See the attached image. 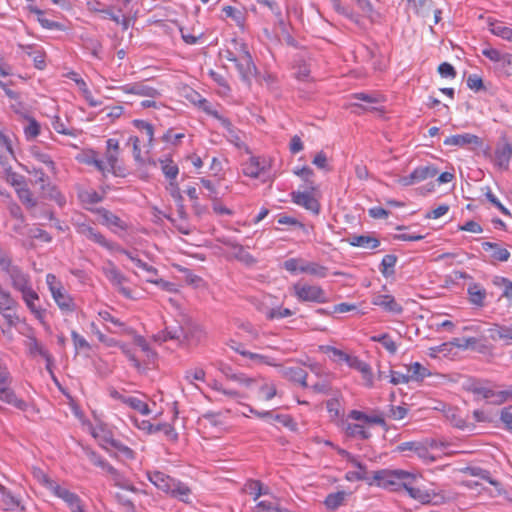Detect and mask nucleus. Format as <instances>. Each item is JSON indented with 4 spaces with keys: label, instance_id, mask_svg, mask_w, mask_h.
<instances>
[{
    "label": "nucleus",
    "instance_id": "f257e3e1",
    "mask_svg": "<svg viewBox=\"0 0 512 512\" xmlns=\"http://www.w3.org/2000/svg\"><path fill=\"white\" fill-rule=\"evenodd\" d=\"M20 166L26 173L33 176L32 184L39 186V190L43 197L54 200L59 206H63L66 203L65 197L50 181L49 176L43 171V169L32 163H28L26 165L20 164Z\"/></svg>",
    "mask_w": 512,
    "mask_h": 512
},
{
    "label": "nucleus",
    "instance_id": "f03ea898",
    "mask_svg": "<svg viewBox=\"0 0 512 512\" xmlns=\"http://www.w3.org/2000/svg\"><path fill=\"white\" fill-rule=\"evenodd\" d=\"M374 482H370L373 484ZM377 486L384 489L394 491L402 487L408 495L421 502L422 504H434L437 505L441 502V497L432 489H421L416 487L414 482H375Z\"/></svg>",
    "mask_w": 512,
    "mask_h": 512
},
{
    "label": "nucleus",
    "instance_id": "7ed1b4c3",
    "mask_svg": "<svg viewBox=\"0 0 512 512\" xmlns=\"http://www.w3.org/2000/svg\"><path fill=\"white\" fill-rule=\"evenodd\" d=\"M12 376L8 368L0 362V401L9 404L19 410H26L27 403L17 397L11 387Z\"/></svg>",
    "mask_w": 512,
    "mask_h": 512
},
{
    "label": "nucleus",
    "instance_id": "20e7f679",
    "mask_svg": "<svg viewBox=\"0 0 512 512\" xmlns=\"http://www.w3.org/2000/svg\"><path fill=\"white\" fill-rule=\"evenodd\" d=\"M294 294L300 302L327 303L326 292L317 285L297 283L293 286Z\"/></svg>",
    "mask_w": 512,
    "mask_h": 512
},
{
    "label": "nucleus",
    "instance_id": "39448f33",
    "mask_svg": "<svg viewBox=\"0 0 512 512\" xmlns=\"http://www.w3.org/2000/svg\"><path fill=\"white\" fill-rule=\"evenodd\" d=\"M102 272L120 294L127 299L133 298L132 291L124 286L128 281L127 277L120 272L112 261H107V263L102 267Z\"/></svg>",
    "mask_w": 512,
    "mask_h": 512
},
{
    "label": "nucleus",
    "instance_id": "423d86ee",
    "mask_svg": "<svg viewBox=\"0 0 512 512\" xmlns=\"http://www.w3.org/2000/svg\"><path fill=\"white\" fill-rule=\"evenodd\" d=\"M2 271L8 276L10 285L14 290L22 293L32 287L30 275L13 262Z\"/></svg>",
    "mask_w": 512,
    "mask_h": 512
},
{
    "label": "nucleus",
    "instance_id": "0eeeda50",
    "mask_svg": "<svg viewBox=\"0 0 512 512\" xmlns=\"http://www.w3.org/2000/svg\"><path fill=\"white\" fill-rule=\"evenodd\" d=\"M119 141L114 138H109L106 141L105 164L108 167V172L115 176H125V169L118 165L119 157Z\"/></svg>",
    "mask_w": 512,
    "mask_h": 512
},
{
    "label": "nucleus",
    "instance_id": "6e6552de",
    "mask_svg": "<svg viewBox=\"0 0 512 512\" xmlns=\"http://www.w3.org/2000/svg\"><path fill=\"white\" fill-rule=\"evenodd\" d=\"M468 391L476 395H481L485 399L494 398L493 404L500 405L506 402L512 397V390L494 391L486 386H483L480 382H473L468 386Z\"/></svg>",
    "mask_w": 512,
    "mask_h": 512
},
{
    "label": "nucleus",
    "instance_id": "1a4fd4ad",
    "mask_svg": "<svg viewBox=\"0 0 512 512\" xmlns=\"http://www.w3.org/2000/svg\"><path fill=\"white\" fill-rule=\"evenodd\" d=\"M76 231L80 235L84 236L88 240L100 245L101 247L113 251L116 249V243L109 241L106 237L97 229L86 223H79L76 226Z\"/></svg>",
    "mask_w": 512,
    "mask_h": 512
},
{
    "label": "nucleus",
    "instance_id": "9d476101",
    "mask_svg": "<svg viewBox=\"0 0 512 512\" xmlns=\"http://www.w3.org/2000/svg\"><path fill=\"white\" fill-rule=\"evenodd\" d=\"M11 160H16L12 139L0 128V166L4 172H10Z\"/></svg>",
    "mask_w": 512,
    "mask_h": 512
},
{
    "label": "nucleus",
    "instance_id": "9b49d317",
    "mask_svg": "<svg viewBox=\"0 0 512 512\" xmlns=\"http://www.w3.org/2000/svg\"><path fill=\"white\" fill-rule=\"evenodd\" d=\"M312 192L313 191L306 189H304V191H293L291 192V200L296 205L305 208L315 215H318L320 212V203L312 195Z\"/></svg>",
    "mask_w": 512,
    "mask_h": 512
},
{
    "label": "nucleus",
    "instance_id": "f8f14e48",
    "mask_svg": "<svg viewBox=\"0 0 512 512\" xmlns=\"http://www.w3.org/2000/svg\"><path fill=\"white\" fill-rule=\"evenodd\" d=\"M159 490L171 494L183 502H188L190 488L184 482H152Z\"/></svg>",
    "mask_w": 512,
    "mask_h": 512
},
{
    "label": "nucleus",
    "instance_id": "ddd939ff",
    "mask_svg": "<svg viewBox=\"0 0 512 512\" xmlns=\"http://www.w3.org/2000/svg\"><path fill=\"white\" fill-rule=\"evenodd\" d=\"M417 474L402 469H382L375 471L372 480H416Z\"/></svg>",
    "mask_w": 512,
    "mask_h": 512
},
{
    "label": "nucleus",
    "instance_id": "4468645a",
    "mask_svg": "<svg viewBox=\"0 0 512 512\" xmlns=\"http://www.w3.org/2000/svg\"><path fill=\"white\" fill-rule=\"evenodd\" d=\"M235 66L239 72L241 79L247 83L251 81V78L255 75L257 70L255 64L253 63L252 57L248 51H245L239 57V59L236 61Z\"/></svg>",
    "mask_w": 512,
    "mask_h": 512
},
{
    "label": "nucleus",
    "instance_id": "2eb2a0df",
    "mask_svg": "<svg viewBox=\"0 0 512 512\" xmlns=\"http://www.w3.org/2000/svg\"><path fill=\"white\" fill-rule=\"evenodd\" d=\"M28 153L36 162L45 165L48 172L54 175L57 173L56 163L46 149L38 145H32L28 149Z\"/></svg>",
    "mask_w": 512,
    "mask_h": 512
},
{
    "label": "nucleus",
    "instance_id": "dca6fc26",
    "mask_svg": "<svg viewBox=\"0 0 512 512\" xmlns=\"http://www.w3.org/2000/svg\"><path fill=\"white\" fill-rule=\"evenodd\" d=\"M119 89L126 94L146 96L152 99L160 96V92L156 88L147 85L145 82L126 84L121 86Z\"/></svg>",
    "mask_w": 512,
    "mask_h": 512
},
{
    "label": "nucleus",
    "instance_id": "f3484780",
    "mask_svg": "<svg viewBox=\"0 0 512 512\" xmlns=\"http://www.w3.org/2000/svg\"><path fill=\"white\" fill-rule=\"evenodd\" d=\"M52 297L56 302L57 306L63 313H72L76 310L77 306L71 295L59 285L57 290H52Z\"/></svg>",
    "mask_w": 512,
    "mask_h": 512
},
{
    "label": "nucleus",
    "instance_id": "a211bd4d",
    "mask_svg": "<svg viewBox=\"0 0 512 512\" xmlns=\"http://www.w3.org/2000/svg\"><path fill=\"white\" fill-rule=\"evenodd\" d=\"M94 212L101 217V223L113 231L114 228L122 231H127L129 228L125 221L104 207L97 208Z\"/></svg>",
    "mask_w": 512,
    "mask_h": 512
},
{
    "label": "nucleus",
    "instance_id": "6ab92c4d",
    "mask_svg": "<svg viewBox=\"0 0 512 512\" xmlns=\"http://www.w3.org/2000/svg\"><path fill=\"white\" fill-rule=\"evenodd\" d=\"M27 348L31 356H41L46 361V369L52 373V366L54 359L52 355L44 348V346L34 337L29 336L27 341Z\"/></svg>",
    "mask_w": 512,
    "mask_h": 512
},
{
    "label": "nucleus",
    "instance_id": "aec40b11",
    "mask_svg": "<svg viewBox=\"0 0 512 512\" xmlns=\"http://www.w3.org/2000/svg\"><path fill=\"white\" fill-rule=\"evenodd\" d=\"M21 296H22V300L26 304L29 311L38 320L42 321L44 314H45V310L38 307L35 303L36 301H39V295L37 294V292L31 287V288L25 290V292H22Z\"/></svg>",
    "mask_w": 512,
    "mask_h": 512
},
{
    "label": "nucleus",
    "instance_id": "412c9836",
    "mask_svg": "<svg viewBox=\"0 0 512 512\" xmlns=\"http://www.w3.org/2000/svg\"><path fill=\"white\" fill-rule=\"evenodd\" d=\"M446 146H459L464 147L468 145H481V140L478 136L470 133L457 134L447 137L444 140Z\"/></svg>",
    "mask_w": 512,
    "mask_h": 512
},
{
    "label": "nucleus",
    "instance_id": "4be33fe9",
    "mask_svg": "<svg viewBox=\"0 0 512 512\" xmlns=\"http://www.w3.org/2000/svg\"><path fill=\"white\" fill-rule=\"evenodd\" d=\"M339 453L346 457L347 460L352 464V466L356 469L355 471L353 472H348L346 474V480H351V477L350 475H353L356 480H359V481H362V480H369V476H368V473H367V470H366V467L360 462L358 461L355 457H353L352 455H350L347 451L345 450H339Z\"/></svg>",
    "mask_w": 512,
    "mask_h": 512
},
{
    "label": "nucleus",
    "instance_id": "5701e85b",
    "mask_svg": "<svg viewBox=\"0 0 512 512\" xmlns=\"http://www.w3.org/2000/svg\"><path fill=\"white\" fill-rule=\"evenodd\" d=\"M347 241L351 246L361 247L365 249H376L380 246V240L370 234L365 235H352Z\"/></svg>",
    "mask_w": 512,
    "mask_h": 512
},
{
    "label": "nucleus",
    "instance_id": "b1692460",
    "mask_svg": "<svg viewBox=\"0 0 512 512\" xmlns=\"http://www.w3.org/2000/svg\"><path fill=\"white\" fill-rule=\"evenodd\" d=\"M512 157V145L508 142L497 146L495 150V164L500 169H508L509 162Z\"/></svg>",
    "mask_w": 512,
    "mask_h": 512
},
{
    "label": "nucleus",
    "instance_id": "393cba45",
    "mask_svg": "<svg viewBox=\"0 0 512 512\" xmlns=\"http://www.w3.org/2000/svg\"><path fill=\"white\" fill-rule=\"evenodd\" d=\"M469 301L477 307H483L487 297L486 289L479 283H470L467 288Z\"/></svg>",
    "mask_w": 512,
    "mask_h": 512
},
{
    "label": "nucleus",
    "instance_id": "a878e982",
    "mask_svg": "<svg viewBox=\"0 0 512 512\" xmlns=\"http://www.w3.org/2000/svg\"><path fill=\"white\" fill-rule=\"evenodd\" d=\"M352 492L348 491H337L335 493H330L327 495L324 504L328 510L335 511L339 507L345 504L347 499L350 497Z\"/></svg>",
    "mask_w": 512,
    "mask_h": 512
},
{
    "label": "nucleus",
    "instance_id": "bb28decb",
    "mask_svg": "<svg viewBox=\"0 0 512 512\" xmlns=\"http://www.w3.org/2000/svg\"><path fill=\"white\" fill-rule=\"evenodd\" d=\"M283 376L289 381L299 383L302 387L308 388L307 372L301 367H286L283 369Z\"/></svg>",
    "mask_w": 512,
    "mask_h": 512
},
{
    "label": "nucleus",
    "instance_id": "cd10ccee",
    "mask_svg": "<svg viewBox=\"0 0 512 512\" xmlns=\"http://www.w3.org/2000/svg\"><path fill=\"white\" fill-rule=\"evenodd\" d=\"M482 249L485 252L491 251V258L495 261L506 262L510 258V252L506 248H502L498 243L483 242Z\"/></svg>",
    "mask_w": 512,
    "mask_h": 512
},
{
    "label": "nucleus",
    "instance_id": "c85d7f7f",
    "mask_svg": "<svg viewBox=\"0 0 512 512\" xmlns=\"http://www.w3.org/2000/svg\"><path fill=\"white\" fill-rule=\"evenodd\" d=\"M374 304L394 314H401L403 312V307L391 295H378L374 300Z\"/></svg>",
    "mask_w": 512,
    "mask_h": 512
},
{
    "label": "nucleus",
    "instance_id": "c756f323",
    "mask_svg": "<svg viewBox=\"0 0 512 512\" xmlns=\"http://www.w3.org/2000/svg\"><path fill=\"white\" fill-rule=\"evenodd\" d=\"M265 166L260 163L258 157L252 156L247 162L242 165V170L245 176L250 178H258L261 172H263Z\"/></svg>",
    "mask_w": 512,
    "mask_h": 512
},
{
    "label": "nucleus",
    "instance_id": "7c9ffc66",
    "mask_svg": "<svg viewBox=\"0 0 512 512\" xmlns=\"http://www.w3.org/2000/svg\"><path fill=\"white\" fill-rule=\"evenodd\" d=\"M300 272L318 278H325L328 274V268L317 262H309L304 260V262L301 264Z\"/></svg>",
    "mask_w": 512,
    "mask_h": 512
},
{
    "label": "nucleus",
    "instance_id": "2f4dec72",
    "mask_svg": "<svg viewBox=\"0 0 512 512\" xmlns=\"http://www.w3.org/2000/svg\"><path fill=\"white\" fill-rule=\"evenodd\" d=\"M93 436L105 450L110 451L111 442L115 440L111 430L101 425L94 430Z\"/></svg>",
    "mask_w": 512,
    "mask_h": 512
},
{
    "label": "nucleus",
    "instance_id": "473e14b6",
    "mask_svg": "<svg viewBox=\"0 0 512 512\" xmlns=\"http://www.w3.org/2000/svg\"><path fill=\"white\" fill-rule=\"evenodd\" d=\"M110 451L109 453H114L116 457L131 460L135 458V452L123 444L120 440L115 439L113 442H111Z\"/></svg>",
    "mask_w": 512,
    "mask_h": 512
},
{
    "label": "nucleus",
    "instance_id": "72a5a7b5",
    "mask_svg": "<svg viewBox=\"0 0 512 512\" xmlns=\"http://www.w3.org/2000/svg\"><path fill=\"white\" fill-rule=\"evenodd\" d=\"M0 494H1V501L4 506L5 510H15L20 505V499L18 496L14 495L12 492L7 490L1 483H0Z\"/></svg>",
    "mask_w": 512,
    "mask_h": 512
},
{
    "label": "nucleus",
    "instance_id": "f704fd0d",
    "mask_svg": "<svg viewBox=\"0 0 512 512\" xmlns=\"http://www.w3.org/2000/svg\"><path fill=\"white\" fill-rule=\"evenodd\" d=\"M45 483L49 486L50 489L54 491L55 495L63 499L68 504V506L70 505V503L76 501V499L78 498V495L70 492L66 488L61 487L60 485H58V482Z\"/></svg>",
    "mask_w": 512,
    "mask_h": 512
},
{
    "label": "nucleus",
    "instance_id": "c9c22d12",
    "mask_svg": "<svg viewBox=\"0 0 512 512\" xmlns=\"http://www.w3.org/2000/svg\"><path fill=\"white\" fill-rule=\"evenodd\" d=\"M397 256L394 254H387L383 257L379 270L384 277H390L395 273V265L397 263Z\"/></svg>",
    "mask_w": 512,
    "mask_h": 512
},
{
    "label": "nucleus",
    "instance_id": "e433bc0d",
    "mask_svg": "<svg viewBox=\"0 0 512 512\" xmlns=\"http://www.w3.org/2000/svg\"><path fill=\"white\" fill-rule=\"evenodd\" d=\"M319 350L322 353L327 354L329 358L336 363H345L348 356L346 352L330 345H321L319 346Z\"/></svg>",
    "mask_w": 512,
    "mask_h": 512
},
{
    "label": "nucleus",
    "instance_id": "4c0bfd02",
    "mask_svg": "<svg viewBox=\"0 0 512 512\" xmlns=\"http://www.w3.org/2000/svg\"><path fill=\"white\" fill-rule=\"evenodd\" d=\"M261 7L267 8L280 25L284 24L282 10L278 0H255Z\"/></svg>",
    "mask_w": 512,
    "mask_h": 512
},
{
    "label": "nucleus",
    "instance_id": "58836bf2",
    "mask_svg": "<svg viewBox=\"0 0 512 512\" xmlns=\"http://www.w3.org/2000/svg\"><path fill=\"white\" fill-rule=\"evenodd\" d=\"M294 173L299 176L304 182V189L306 190H311V191H315L316 190V184L315 182L311 179L312 176L314 175V172L313 170L308 167V166H303L302 168H299V169H296L294 170Z\"/></svg>",
    "mask_w": 512,
    "mask_h": 512
},
{
    "label": "nucleus",
    "instance_id": "ea45409f",
    "mask_svg": "<svg viewBox=\"0 0 512 512\" xmlns=\"http://www.w3.org/2000/svg\"><path fill=\"white\" fill-rule=\"evenodd\" d=\"M27 9L30 13L37 15V21L43 28L52 30L59 27V24L57 22L44 18V11L39 9L37 6L29 5L27 6Z\"/></svg>",
    "mask_w": 512,
    "mask_h": 512
},
{
    "label": "nucleus",
    "instance_id": "a19ab883",
    "mask_svg": "<svg viewBox=\"0 0 512 512\" xmlns=\"http://www.w3.org/2000/svg\"><path fill=\"white\" fill-rule=\"evenodd\" d=\"M18 306V302L12 297L11 293L0 285V311L16 310Z\"/></svg>",
    "mask_w": 512,
    "mask_h": 512
},
{
    "label": "nucleus",
    "instance_id": "79ce46f5",
    "mask_svg": "<svg viewBox=\"0 0 512 512\" xmlns=\"http://www.w3.org/2000/svg\"><path fill=\"white\" fill-rule=\"evenodd\" d=\"M446 418L456 428L465 429L469 427L467 421L461 416L457 408H450L446 412Z\"/></svg>",
    "mask_w": 512,
    "mask_h": 512
},
{
    "label": "nucleus",
    "instance_id": "37998d69",
    "mask_svg": "<svg viewBox=\"0 0 512 512\" xmlns=\"http://www.w3.org/2000/svg\"><path fill=\"white\" fill-rule=\"evenodd\" d=\"M414 173L418 182L435 177L439 170L434 165L419 166L415 168Z\"/></svg>",
    "mask_w": 512,
    "mask_h": 512
},
{
    "label": "nucleus",
    "instance_id": "c03bdc74",
    "mask_svg": "<svg viewBox=\"0 0 512 512\" xmlns=\"http://www.w3.org/2000/svg\"><path fill=\"white\" fill-rule=\"evenodd\" d=\"M221 371L228 379L236 381L245 386H250L255 381L253 378L247 377L242 373H233L229 366L223 367Z\"/></svg>",
    "mask_w": 512,
    "mask_h": 512
},
{
    "label": "nucleus",
    "instance_id": "a18cd8bd",
    "mask_svg": "<svg viewBox=\"0 0 512 512\" xmlns=\"http://www.w3.org/2000/svg\"><path fill=\"white\" fill-rule=\"evenodd\" d=\"M492 339H503L512 341V324L511 325H495L493 329H490Z\"/></svg>",
    "mask_w": 512,
    "mask_h": 512
},
{
    "label": "nucleus",
    "instance_id": "49530a36",
    "mask_svg": "<svg viewBox=\"0 0 512 512\" xmlns=\"http://www.w3.org/2000/svg\"><path fill=\"white\" fill-rule=\"evenodd\" d=\"M494 284L502 287V297L508 301V305L512 306V281L508 278L497 277Z\"/></svg>",
    "mask_w": 512,
    "mask_h": 512
},
{
    "label": "nucleus",
    "instance_id": "de8ad7c7",
    "mask_svg": "<svg viewBox=\"0 0 512 512\" xmlns=\"http://www.w3.org/2000/svg\"><path fill=\"white\" fill-rule=\"evenodd\" d=\"M408 375L410 380L420 381L430 375V373L427 368H425L419 362H415L408 368Z\"/></svg>",
    "mask_w": 512,
    "mask_h": 512
},
{
    "label": "nucleus",
    "instance_id": "09e8293b",
    "mask_svg": "<svg viewBox=\"0 0 512 512\" xmlns=\"http://www.w3.org/2000/svg\"><path fill=\"white\" fill-rule=\"evenodd\" d=\"M227 18H231L237 25H243L245 22V14L241 9L227 5L222 8Z\"/></svg>",
    "mask_w": 512,
    "mask_h": 512
},
{
    "label": "nucleus",
    "instance_id": "8fccbe9b",
    "mask_svg": "<svg viewBox=\"0 0 512 512\" xmlns=\"http://www.w3.org/2000/svg\"><path fill=\"white\" fill-rule=\"evenodd\" d=\"M124 404L138 411L142 415H149L151 412L148 404L137 397L129 396L127 399L124 400Z\"/></svg>",
    "mask_w": 512,
    "mask_h": 512
},
{
    "label": "nucleus",
    "instance_id": "3c124183",
    "mask_svg": "<svg viewBox=\"0 0 512 512\" xmlns=\"http://www.w3.org/2000/svg\"><path fill=\"white\" fill-rule=\"evenodd\" d=\"M345 432L346 435L350 437H357L360 439H368L370 437V433L360 424L348 423L346 425Z\"/></svg>",
    "mask_w": 512,
    "mask_h": 512
},
{
    "label": "nucleus",
    "instance_id": "603ef678",
    "mask_svg": "<svg viewBox=\"0 0 512 512\" xmlns=\"http://www.w3.org/2000/svg\"><path fill=\"white\" fill-rule=\"evenodd\" d=\"M234 258L239 262L243 263L246 266L254 265L257 260L256 258L250 254L243 245L238 247V249L233 254Z\"/></svg>",
    "mask_w": 512,
    "mask_h": 512
},
{
    "label": "nucleus",
    "instance_id": "864d4df0",
    "mask_svg": "<svg viewBox=\"0 0 512 512\" xmlns=\"http://www.w3.org/2000/svg\"><path fill=\"white\" fill-rule=\"evenodd\" d=\"M160 162L161 169L165 177L171 181L175 180L179 173L178 166L174 164V162L171 159L161 160Z\"/></svg>",
    "mask_w": 512,
    "mask_h": 512
},
{
    "label": "nucleus",
    "instance_id": "5fc2aeb1",
    "mask_svg": "<svg viewBox=\"0 0 512 512\" xmlns=\"http://www.w3.org/2000/svg\"><path fill=\"white\" fill-rule=\"evenodd\" d=\"M184 336V330L181 327L178 328H170L166 327L162 332H160L157 336V340L167 341L169 339H179Z\"/></svg>",
    "mask_w": 512,
    "mask_h": 512
},
{
    "label": "nucleus",
    "instance_id": "6e6d98bb",
    "mask_svg": "<svg viewBox=\"0 0 512 512\" xmlns=\"http://www.w3.org/2000/svg\"><path fill=\"white\" fill-rule=\"evenodd\" d=\"M18 197L20 201L27 208H34L37 205L36 199L33 197L32 192L29 188H21L17 191Z\"/></svg>",
    "mask_w": 512,
    "mask_h": 512
},
{
    "label": "nucleus",
    "instance_id": "4d7b16f0",
    "mask_svg": "<svg viewBox=\"0 0 512 512\" xmlns=\"http://www.w3.org/2000/svg\"><path fill=\"white\" fill-rule=\"evenodd\" d=\"M490 30L494 35L501 37L504 40L512 42V28L504 26L502 24H492Z\"/></svg>",
    "mask_w": 512,
    "mask_h": 512
},
{
    "label": "nucleus",
    "instance_id": "13d9d810",
    "mask_svg": "<svg viewBox=\"0 0 512 512\" xmlns=\"http://www.w3.org/2000/svg\"><path fill=\"white\" fill-rule=\"evenodd\" d=\"M133 123L146 136L148 143L152 144L154 136L153 126L144 120H134Z\"/></svg>",
    "mask_w": 512,
    "mask_h": 512
},
{
    "label": "nucleus",
    "instance_id": "bf43d9fd",
    "mask_svg": "<svg viewBox=\"0 0 512 512\" xmlns=\"http://www.w3.org/2000/svg\"><path fill=\"white\" fill-rule=\"evenodd\" d=\"M186 338H191L196 342H201L206 337V332L200 325H192L188 332H184Z\"/></svg>",
    "mask_w": 512,
    "mask_h": 512
},
{
    "label": "nucleus",
    "instance_id": "052dcab7",
    "mask_svg": "<svg viewBox=\"0 0 512 512\" xmlns=\"http://www.w3.org/2000/svg\"><path fill=\"white\" fill-rule=\"evenodd\" d=\"M24 134L27 140L36 138L40 134V124L34 118H31L24 128Z\"/></svg>",
    "mask_w": 512,
    "mask_h": 512
},
{
    "label": "nucleus",
    "instance_id": "680f3d73",
    "mask_svg": "<svg viewBox=\"0 0 512 512\" xmlns=\"http://www.w3.org/2000/svg\"><path fill=\"white\" fill-rule=\"evenodd\" d=\"M79 198L83 203L89 204H97L103 200V196L97 191H84L79 194Z\"/></svg>",
    "mask_w": 512,
    "mask_h": 512
},
{
    "label": "nucleus",
    "instance_id": "e2e57ef3",
    "mask_svg": "<svg viewBox=\"0 0 512 512\" xmlns=\"http://www.w3.org/2000/svg\"><path fill=\"white\" fill-rule=\"evenodd\" d=\"M84 47L91 53L93 57L98 59L101 58L102 45L98 40L88 39L85 41Z\"/></svg>",
    "mask_w": 512,
    "mask_h": 512
},
{
    "label": "nucleus",
    "instance_id": "0e129e2a",
    "mask_svg": "<svg viewBox=\"0 0 512 512\" xmlns=\"http://www.w3.org/2000/svg\"><path fill=\"white\" fill-rule=\"evenodd\" d=\"M71 337H72V341H73L76 351L89 350L91 348L88 341L83 336H81L78 332L73 330L71 332Z\"/></svg>",
    "mask_w": 512,
    "mask_h": 512
},
{
    "label": "nucleus",
    "instance_id": "69168bd1",
    "mask_svg": "<svg viewBox=\"0 0 512 512\" xmlns=\"http://www.w3.org/2000/svg\"><path fill=\"white\" fill-rule=\"evenodd\" d=\"M134 344L137 345L148 358L154 357L156 353L151 349L149 343L146 341V339L141 335H136L134 337Z\"/></svg>",
    "mask_w": 512,
    "mask_h": 512
},
{
    "label": "nucleus",
    "instance_id": "338daca9",
    "mask_svg": "<svg viewBox=\"0 0 512 512\" xmlns=\"http://www.w3.org/2000/svg\"><path fill=\"white\" fill-rule=\"evenodd\" d=\"M506 75H512V54L505 53L498 65Z\"/></svg>",
    "mask_w": 512,
    "mask_h": 512
},
{
    "label": "nucleus",
    "instance_id": "774afa93",
    "mask_svg": "<svg viewBox=\"0 0 512 512\" xmlns=\"http://www.w3.org/2000/svg\"><path fill=\"white\" fill-rule=\"evenodd\" d=\"M500 419L506 429L512 433V405L502 409Z\"/></svg>",
    "mask_w": 512,
    "mask_h": 512
}]
</instances>
